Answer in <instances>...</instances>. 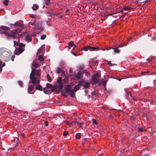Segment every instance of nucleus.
<instances>
[{
  "label": "nucleus",
  "instance_id": "nucleus-51",
  "mask_svg": "<svg viewBox=\"0 0 156 156\" xmlns=\"http://www.w3.org/2000/svg\"><path fill=\"white\" fill-rule=\"evenodd\" d=\"M125 45L124 44H120L119 45V47H122L124 46Z\"/></svg>",
  "mask_w": 156,
  "mask_h": 156
},
{
  "label": "nucleus",
  "instance_id": "nucleus-48",
  "mask_svg": "<svg viewBox=\"0 0 156 156\" xmlns=\"http://www.w3.org/2000/svg\"><path fill=\"white\" fill-rule=\"evenodd\" d=\"M45 126H47L48 125V121H45L44 122Z\"/></svg>",
  "mask_w": 156,
  "mask_h": 156
},
{
  "label": "nucleus",
  "instance_id": "nucleus-8",
  "mask_svg": "<svg viewBox=\"0 0 156 156\" xmlns=\"http://www.w3.org/2000/svg\"><path fill=\"white\" fill-rule=\"evenodd\" d=\"M24 50V49L21 48L19 47L16 48L15 51H14V54L15 55H19L22 53Z\"/></svg>",
  "mask_w": 156,
  "mask_h": 156
},
{
  "label": "nucleus",
  "instance_id": "nucleus-52",
  "mask_svg": "<svg viewBox=\"0 0 156 156\" xmlns=\"http://www.w3.org/2000/svg\"><path fill=\"white\" fill-rule=\"evenodd\" d=\"M5 63L4 62L3 63V64H2V67L4 66H5Z\"/></svg>",
  "mask_w": 156,
  "mask_h": 156
},
{
  "label": "nucleus",
  "instance_id": "nucleus-11",
  "mask_svg": "<svg viewBox=\"0 0 156 156\" xmlns=\"http://www.w3.org/2000/svg\"><path fill=\"white\" fill-rule=\"evenodd\" d=\"M75 76L77 80L83 79V73H81L80 71H79L75 75Z\"/></svg>",
  "mask_w": 156,
  "mask_h": 156
},
{
  "label": "nucleus",
  "instance_id": "nucleus-29",
  "mask_svg": "<svg viewBox=\"0 0 156 156\" xmlns=\"http://www.w3.org/2000/svg\"><path fill=\"white\" fill-rule=\"evenodd\" d=\"M69 77L68 76H65L64 78L63 79V81L64 82H67L68 80Z\"/></svg>",
  "mask_w": 156,
  "mask_h": 156
},
{
  "label": "nucleus",
  "instance_id": "nucleus-38",
  "mask_svg": "<svg viewBox=\"0 0 156 156\" xmlns=\"http://www.w3.org/2000/svg\"><path fill=\"white\" fill-rule=\"evenodd\" d=\"M46 37V35L45 34H43L41 37V39L43 40L45 39Z\"/></svg>",
  "mask_w": 156,
  "mask_h": 156
},
{
  "label": "nucleus",
  "instance_id": "nucleus-53",
  "mask_svg": "<svg viewBox=\"0 0 156 156\" xmlns=\"http://www.w3.org/2000/svg\"><path fill=\"white\" fill-rule=\"evenodd\" d=\"M3 89V88L0 86V92L2 91Z\"/></svg>",
  "mask_w": 156,
  "mask_h": 156
},
{
  "label": "nucleus",
  "instance_id": "nucleus-61",
  "mask_svg": "<svg viewBox=\"0 0 156 156\" xmlns=\"http://www.w3.org/2000/svg\"><path fill=\"white\" fill-rule=\"evenodd\" d=\"M2 63V61H0V67L1 66V65Z\"/></svg>",
  "mask_w": 156,
  "mask_h": 156
},
{
  "label": "nucleus",
  "instance_id": "nucleus-21",
  "mask_svg": "<svg viewBox=\"0 0 156 156\" xmlns=\"http://www.w3.org/2000/svg\"><path fill=\"white\" fill-rule=\"evenodd\" d=\"M58 83V88L59 90L62 89L63 87V83L62 82H61L60 83Z\"/></svg>",
  "mask_w": 156,
  "mask_h": 156
},
{
  "label": "nucleus",
  "instance_id": "nucleus-25",
  "mask_svg": "<svg viewBox=\"0 0 156 156\" xmlns=\"http://www.w3.org/2000/svg\"><path fill=\"white\" fill-rule=\"evenodd\" d=\"M32 67L37 68L39 66V64L36 62H33L32 65Z\"/></svg>",
  "mask_w": 156,
  "mask_h": 156
},
{
  "label": "nucleus",
  "instance_id": "nucleus-45",
  "mask_svg": "<svg viewBox=\"0 0 156 156\" xmlns=\"http://www.w3.org/2000/svg\"><path fill=\"white\" fill-rule=\"evenodd\" d=\"M153 57H150L147 59V62H149V60H151L152 58Z\"/></svg>",
  "mask_w": 156,
  "mask_h": 156
},
{
  "label": "nucleus",
  "instance_id": "nucleus-44",
  "mask_svg": "<svg viewBox=\"0 0 156 156\" xmlns=\"http://www.w3.org/2000/svg\"><path fill=\"white\" fill-rule=\"evenodd\" d=\"M92 120H93V124H96V125H97V121L95 120V119H92Z\"/></svg>",
  "mask_w": 156,
  "mask_h": 156
},
{
  "label": "nucleus",
  "instance_id": "nucleus-33",
  "mask_svg": "<svg viewBox=\"0 0 156 156\" xmlns=\"http://www.w3.org/2000/svg\"><path fill=\"white\" fill-rule=\"evenodd\" d=\"M149 72V71H147L145 72H143L142 73V75L144 76L146 75H150V74H148Z\"/></svg>",
  "mask_w": 156,
  "mask_h": 156
},
{
  "label": "nucleus",
  "instance_id": "nucleus-13",
  "mask_svg": "<svg viewBox=\"0 0 156 156\" xmlns=\"http://www.w3.org/2000/svg\"><path fill=\"white\" fill-rule=\"evenodd\" d=\"M14 44H16V43H17V46H19V47L21 48H24V47L25 45V44H23V43H17V42L16 41H14Z\"/></svg>",
  "mask_w": 156,
  "mask_h": 156
},
{
  "label": "nucleus",
  "instance_id": "nucleus-28",
  "mask_svg": "<svg viewBox=\"0 0 156 156\" xmlns=\"http://www.w3.org/2000/svg\"><path fill=\"white\" fill-rule=\"evenodd\" d=\"M76 138L77 139H80L81 137V134L80 133H77L75 135Z\"/></svg>",
  "mask_w": 156,
  "mask_h": 156
},
{
  "label": "nucleus",
  "instance_id": "nucleus-55",
  "mask_svg": "<svg viewBox=\"0 0 156 156\" xmlns=\"http://www.w3.org/2000/svg\"><path fill=\"white\" fill-rule=\"evenodd\" d=\"M72 54H73V55H74L75 56H77L75 52H73L72 53Z\"/></svg>",
  "mask_w": 156,
  "mask_h": 156
},
{
  "label": "nucleus",
  "instance_id": "nucleus-36",
  "mask_svg": "<svg viewBox=\"0 0 156 156\" xmlns=\"http://www.w3.org/2000/svg\"><path fill=\"white\" fill-rule=\"evenodd\" d=\"M93 76H95L96 77H101V74L98 73H96Z\"/></svg>",
  "mask_w": 156,
  "mask_h": 156
},
{
  "label": "nucleus",
  "instance_id": "nucleus-64",
  "mask_svg": "<svg viewBox=\"0 0 156 156\" xmlns=\"http://www.w3.org/2000/svg\"><path fill=\"white\" fill-rule=\"evenodd\" d=\"M84 140L85 141L87 140V139H84Z\"/></svg>",
  "mask_w": 156,
  "mask_h": 156
},
{
  "label": "nucleus",
  "instance_id": "nucleus-5",
  "mask_svg": "<svg viewBox=\"0 0 156 156\" xmlns=\"http://www.w3.org/2000/svg\"><path fill=\"white\" fill-rule=\"evenodd\" d=\"M78 83L83 86L85 88H88L90 86V83L87 82H85L83 79H82L79 81Z\"/></svg>",
  "mask_w": 156,
  "mask_h": 156
},
{
  "label": "nucleus",
  "instance_id": "nucleus-47",
  "mask_svg": "<svg viewBox=\"0 0 156 156\" xmlns=\"http://www.w3.org/2000/svg\"><path fill=\"white\" fill-rule=\"evenodd\" d=\"M62 76H65V71L63 70L62 71Z\"/></svg>",
  "mask_w": 156,
  "mask_h": 156
},
{
  "label": "nucleus",
  "instance_id": "nucleus-14",
  "mask_svg": "<svg viewBox=\"0 0 156 156\" xmlns=\"http://www.w3.org/2000/svg\"><path fill=\"white\" fill-rule=\"evenodd\" d=\"M81 87V85L80 84H78L76 85L74 87V88L73 89L74 90V92L75 91V92L77 91L78 90L80 89Z\"/></svg>",
  "mask_w": 156,
  "mask_h": 156
},
{
  "label": "nucleus",
  "instance_id": "nucleus-12",
  "mask_svg": "<svg viewBox=\"0 0 156 156\" xmlns=\"http://www.w3.org/2000/svg\"><path fill=\"white\" fill-rule=\"evenodd\" d=\"M34 85H30L28 86V93H29L30 94H33L34 92H31V91L33 90L34 87Z\"/></svg>",
  "mask_w": 156,
  "mask_h": 156
},
{
  "label": "nucleus",
  "instance_id": "nucleus-60",
  "mask_svg": "<svg viewBox=\"0 0 156 156\" xmlns=\"http://www.w3.org/2000/svg\"><path fill=\"white\" fill-rule=\"evenodd\" d=\"M21 135L23 137H24L25 136V135L23 133H22Z\"/></svg>",
  "mask_w": 156,
  "mask_h": 156
},
{
  "label": "nucleus",
  "instance_id": "nucleus-54",
  "mask_svg": "<svg viewBox=\"0 0 156 156\" xmlns=\"http://www.w3.org/2000/svg\"><path fill=\"white\" fill-rule=\"evenodd\" d=\"M74 123H76L77 124L78 122L76 120L74 122H73Z\"/></svg>",
  "mask_w": 156,
  "mask_h": 156
},
{
  "label": "nucleus",
  "instance_id": "nucleus-24",
  "mask_svg": "<svg viewBox=\"0 0 156 156\" xmlns=\"http://www.w3.org/2000/svg\"><path fill=\"white\" fill-rule=\"evenodd\" d=\"M39 8V6L37 4L33 5V6L32 8V9L34 10H36L37 9Z\"/></svg>",
  "mask_w": 156,
  "mask_h": 156
},
{
  "label": "nucleus",
  "instance_id": "nucleus-6",
  "mask_svg": "<svg viewBox=\"0 0 156 156\" xmlns=\"http://www.w3.org/2000/svg\"><path fill=\"white\" fill-rule=\"evenodd\" d=\"M26 34H27L26 35L25 40L28 42H31L32 41V37L29 35V34H27V32H24L23 33L20 34V35L19 34L20 37L19 38H19L21 37H23V35Z\"/></svg>",
  "mask_w": 156,
  "mask_h": 156
},
{
  "label": "nucleus",
  "instance_id": "nucleus-37",
  "mask_svg": "<svg viewBox=\"0 0 156 156\" xmlns=\"http://www.w3.org/2000/svg\"><path fill=\"white\" fill-rule=\"evenodd\" d=\"M18 83L19 84L20 86L21 87H23V82L19 80L18 81Z\"/></svg>",
  "mask_w": 156,
  "mask_h": 156
},
{
  "label": "nucleus",
  "instance_id": "nucleus-23",
  "mask_svg": "<svg viewBox=\"0 0 156 156\" xmlns=\"http://www.w3.org/2000/svg\"><path fill=\"white\" fill-rule=\"evenodd\" d=\"M39 84H37L38 85L36 87V89L41 91L42 90L43 88Z\"/></svg>",
  "mask_w": 156,
  "mask_h": 156
},
{
  "label": "nucleus",
  "instance_id": "nucleus-49",
  "mask_svg": "<svg viewBox=\"0 0 156 156\" xmlns=\"http://www.w3.org/2000/svg\"><path fill=\"white\" fill-rule=\"evenodd\" d=\"M15 57V56L14 55H12V56L11 60L12 61H14Z\"/></svg>",
  "mask_w": 156,
  "mask_h": 156
},
{
  "label": "nucleus",
  "instance_id": "nucleus-20",
  "mask_svg": "<svg viewBox=\"0 0 156 156\" xmlns=\"http://www.w3.org/2000/svg\"><path fill=\"white\" fill-rule=\"evenodd\" d=\"M37 59L40 62L43 61L44 60L43 56L41 55H39L37 57Z\"/></svg>",
  "mask_w": 156,
  "mask_h": 156
},
{
  "label": "nucleus",
  "instance_id": "nucleus-31",
  "mask_svg": "<svg viewBox=\"0 0 156 156\" xmlns=\"http://www.w3.org/2000/svg\"><path fill=\"white\" fill-rule=\"evenodd\" d=\"M47 80L49 82H50L51 81V77L50 76L49 74H47Z\"/></svg>",
  "mask_w": 156,
  "mask_h": 156
},
{
  "label": "nucleus",
  "instance_id": "nucleus-42",
  "mask_svg": "<svg viewBox=\"0 0 156 156\" xmlns=\"http://www.w3.org/2000/svg\"><path fill=\"white\" fill-rule=\"evenodd\" d=\"M83 125V122H78L77 123V125L79 127H81V125Z\"/></svg>",
  "mask_w": 156,
  "mask_h": 156
},
{
  "label": "nucleus",
  "instance_id": "nucleus-32",
  "mask_svg": "<svg viewBox=\"0 0 156 156\" xmlns=\"http://www.w3.org/2000/svg\"><path fill=\"white\" fill-rule=\"evenodd\" d=\"M131 9V8L129 7H125L123 8V10L125 11L129 10Z\"/></svg>",
  "mask_w": 156,
  "mask_h": 156
},
{
  "label": "nucleus",
  "instance_id": "nucleus-34",
  "mask_svg": "<svg viewBox=\"0 0 156 156\" xmlns=\"http://www.w3.org/2000/svg\"><path fill=\"white\" fill-rule=\"evenodd\" d=\"M57 82L58 83L62 82V78L61 77H59L57 80Z\"/></svg>",
  "mask_w": 156,
  "mask_h": 156
},
{
  "label": "nucleus",
  "instance_id": "nucleus-3",
  "mask_svg": "<svg viewBox=\"0 0 156 156\" xmlns=\"http://www.w3.org/2000/svg\"><path fill=\"white\" fill-rule=\"evenodd\" d=\"M65 93L64 94V95L67 97L69 94L72 97H74L75 96V94L74 92L73 89H71V86L68 84L66 85L65 87Z\"/></svg>",
  "mask_w": 156,
  "mask_h": 156
},
{
  "label": "nucleus",
  "instance_id": "nucleus-56",
  "mask_svg": "<svg viewBox=\"0 0 156 156\" xmlns=\"http://www.w3.org/2000/svg\"><path fill=\"white\" fill-rule=\"evenodd\" d=\"M30 17L31 18H33L34 17L33 15V14H30Z\"/></svg>",
  "mask_w": 156,
  "mask_h": 156
},
{
  "label": "nucleus",
  "instance_id": "nucleus-15",
  "mask_svg": "<svg viewBox=\"0 0 156 156\" xmlns=\"http://www.w3.org/2000/svg\"><path fill=\"white\" fill-rule=\"evenodd\" d=\"M47 88H52L51 90L53 91V90H54L56 88L55 87V86H54L53 87V86L52 84L47 83L46 84Z\"/></svg>",
  "mask_w": 156,
  "mask_h": 156
},
{
  "label": "nucleus",
  "instance_id": "nucleus-27",
  "mask_svg": "<svg viewBox=\"0 0 156 156\" xmlns=\"http://www.w3.org/2000/svg\"><path fill=\"white\" fill-rule=\"evenodd\" d=\"M74 42L72 41H69L68 44L69 47H73L74 46Z\"/></svg>",
  "mask_w": 156,
  "mask_h": 156
},
{
  "label": "nucleus",
  "instance_id": "nucleus-17",
  "mask_svg": "<svg viewBox=\"0 0 156 156\" xmlns=\"http://www.w3.org/2000/svg\"><path fill=\"white\" fill-rule=\"evenodd\" d=\"M48 13L50 14L51 15H53L54 16L56 15L57 16L58 15H59V14H60V13H55L54 11L52 10L48 11Z\"/></svg>",
  "mask_w": 156,
  "mask_h": 156
},
{
  "label": "nucleus",
  "instance_id": "nucleus-41",
  "mask_svg": "<svg viewBox=\"0 0 156 156\" xmlns=\"http://www.w3.org/2000/svg\"><path fill=\"white\" fill-rule=\"evenodd\" d=\"M144 130V128H139L137 130L138 132H143Z\"/></svg>",
  "mask_w": 156,
  "mask_h": 156
},
{
  "label": "nucleus",
  "instance_id": "nucleus-18",
  "mask_svg": "<svg viewBox=\"0 0 156 156\" xmlns=\"http://www.w3.org/2000/svg\"><path fill=\"white\" fill-rule=\"evenodd\" d=\"M34 28L36 30L41 29V24L40 23L37 24V25L35 24Z\"/></svg>",
  "mask_w": 156,
  "mask_h": 156
},
{
  "label": "nucleus",
  "instance_id": "nucleus-9",
  "mask_svg": "<svg viewBox=\"0 0 156 156\" xmlns=\"http://www.w3.org/2000/svg\"><path fill=\"white\" fill-rule=\"evenodd\" d=\"M99 81V80L95 77V76H93L90 80V83L93 85L96 84Z\"/></svg>",
  "mask_w": 156,
  "mask_h": 156
},
{
  "label": "nucleus",
  "instance_id": "nucleus-16",
  "mask_svg": "<svg viewBox=\"0 0 156 156\" xmlns=\"http://www.w3.org/2000/svg\"><path fill=\"white\" fill-rule=\"evenodd\" d=\"M40 70H37L36 72L35 77L37 78V80H39V78L40 77Z\"/></svg>",
  "mask_w": 156,
  "mask_h": 156
},
{
  "label": "nucleus",
  "instance_id": "nucleus-40",
  "mask_svg": "<svg viewBox=\"0 0 156 156\" xmlns=\"http://www.w3.org/2000/svg\"><path fill=\"white\" fill-rule=\"evenodd\" d=\"M68 134V133L67 131H65L63 132V136H66Z\"/></svg>",
  "mask_w": 156,
  "mask_h": 156
},
{
  "label": "nucleus",
  "instance_id": "nucleus-1",
  "mask_svg": "<svg viewBox=\"0 0 156 156\" xmlns=\"http://www.w3.org/2000/svg\"><path fill=\"white\" fill-rule=\"evenodd\" d=\"M1 28L4 31H1L2 34H5L6 35L7 38L12 37L13 38H16V37L19 38V33L22 30L20 28H17L12 31L10 33L6 30H9V28L5 26H2Z\"/></svg>",
  "mask_w": 156,
  "mask_h": 156
},
{
  "label": "nucleus",
  "instance_id": "nucleus-35",
  "mask_svg": "<svg viewBox=\"0 0 156 156\" xmlns=\"http://www.w3.org/2000/svg\"><path fill=\"white\" fill-rule=\"evenodd\" d=\"M111 61H108V64H109L110 66H116L117 65L115 64H112L111 63Z\"/></svg>",
  "mask_w": 156,
  "mask_h": 156
},
{
  "label": "nucleus",
  "instance_id": "nucleus-50",
  "mask_svg": "<svg viewBox=\"0 0 156 156\" xmlns=\"http://www.w3.org/2000/svg\"><path fill=\"white\" fill-rule=\"evenodd\" d=\"M42 52V50L41 49H40L39 50H38L37 53H40Z\"/></svg>",
  "mask_w": 156,
  "mask_h": 156
},
{
  "label": "nucleus",
  "instance_id": "nucleus-19",
  "mask_svg": "<svg viewBox=\"0 0 156 156\" xmlns=\"http://www.w3.org/2000/svg\"><path fill=\"white\" fill-rule=\"evenodd\" d=\"M2 58L3 60L5 62H8L10 59L9 56H6L5 57H2Z\"/></svg>",
  "mask_w": 156,
  "mask_h": 156
},
{
  "label": "nucleus",
  "instance_id": "nucleus-59",
  "mask_svg": "<svg viewBox=\"0 0 156 156\" xmlns=\"http://www.w3.org/2000/svg\"><path fill=\"white\" fill-rule=\"evenodd\" d=\"M62 17H63V16L62 15H61V16H59L58 17L59 18H62Z\"/></svg>",
  "mask_w": 156,
  "mask_h": 156
},
{
  "label": "nucleus",
  "instance_id": "nucleus-2",
  "mask_svg": "<svg viewBox=\"0 0 156 156\" xmlns=\"http://www.w3.org/2000/svg\"><path fill=\"white\" fill-rule=\"evenodd\" d=\"M36 70L35 68H32V71L30 76V78L31 80L30 83L34 84H39L40 81L37 80V78L35 77V74Z\"/></svg>",
  "mask_w": 156,
  "mask_h": 156
},
{
  "label": "nucleus",
  "instance_id": "nucleus-46",
  "mask_svg": "<svg viewBox=\"0 0 156 156\" xmlns=\"http://www.w3.org/2000/svg\"><path fill=\"white\" fill-rule=\"evenodd\" d=\"M102 83L105 86H106V81L105 80H102Z\"/></svg>",
  "mask_w": 156,
  "mask_h": 156
},
{
  "label": "nucleus",
  "instance_id": "nucleus-43",
  "mask_svg": "<svg viewBox=\"0 0 156 156\" xmlns=\"http://www.w3.org/2000/svg\"><path fill=\"white\" fill-rule=\"evenodd\" d=\"M51 0H44L45 2V4L47 5L49 4L50 1Z\"/></svg>",
  "mask_w": 156,
  "mask_h": 156
},
{
  "label": "nucleus",
  "instance_id": "nucleus-57",
  "mask_svg": "<svg viewBox=\"0 0 156 156\" xmlns=\"http://www.w3.org/2000/svg\"><path fill=\"white\" fill-rule=\"evenodd\" d=\"M73 122H71L70 124H69V125L70 126H72L73 125Z\"/></svg>",
  "mask_w": 156,
  "mask_h": 156
},
{
  "label": "nucleus",
  "instance_id": "nucleus-10",
  "mask_svg": "<svg viewBox=\"0 0 156 156\" xmlns=\"http://www.w3.org/2000/svg\"><path fill=\"white\" fill-rule=\"evenodd\" d=\"M23 21L21 20H20L19 22H17L13 24H11L12 25H13L14 27H16L17 26L21 27L22 28H23V25L22 24Z\"/></svg>",
  "mask_w": 156,
  "mask_h": 156
},
{
  "label": "nucleus",
  "instance_id": "nucleus-39",
  "mask_svg": "<svg viewBox=\"0 0 156 156\" xmlns=\"http://www.w3.org/2000/svg\"><path fill=\"white\" fill-rule=\"evenodd\" d=\"M56 73L58 74H59L61 72V69L59 67H58L56 70Z\"/></svg>",
  "mask_w": 156,
  "mask_h": 156
},
{
  "label": "nucleus",
  "instance_id": "nucleus-4",
  "mask_svg": "<svg viewBox=\"0 0 156 156\" xmlns=\"http://www.w3.org/2000/svg\"><path fill=\"white\" fill-rule=\"evenodd\" d=\"M100 50H101V49L98 47H94L89 46H84L81 49V51L84 50L85 51H87L88 50H89L90 51H97Z\"/></svg>",
  "mask_w": 156,
  "mask_h": 156
},
{
  "label": "nucleus",
  "instance_id": "nucleus-58",
  "mask_svg": "<svg viewBox=\"0 0 156 156\" xmlns=\"http://www.w3.org/2000/svg\"><path fill=\"white\" fill-rule=\"evenodd\" d=\"M81 73H83V74L84 73H87V72H86V71L85 70H84L83 72H81Z\"/></svg>",
  "mask_w": 156,
  "mask_h": 156
},
{
  "label": "nucleus",
  "instance_id": "nucleus-7",
  "mask_svg": "<svg viewBox=\"0 0 156 156\" xmlns=\"http://www.w3.org/2000/svg\"><path fill=\"white\" fill-rule=\"evenodd\" d=\"M0 54L1 55L2 57L9 55V52L5 51L4 48H0Z\"/></svg>",
  "mask_w": 156,
  "mask_h": 156
},
{
  "label": "nucleus",
  "instance_id": "nucleus-63",
  "mask_svg": "<svg viewBox=\"0 0 156 156\" xmlns=\"http://www.w3.org/2000/svg\"><path fill=\"white\" fill-rule=\"evenodd\" d=\"M2 68H0V72L2 71Z\"/></svg>",
  "mask_w": 156,
  "mask_h": 156
},
{
  "label": "nucleus",
  "instance_id": "nucleus-30",
  "mask_svg": "<svg viewBox=\"0 0 156 156\" xmlns=\"http://www.w3.org/2000/svg\"><path fill=\"white\" fill-rule=\"evenodd\" d=\"M9 1L8 0H5L3 1V4L5 6H7L8 5V3Z\"/></svg>",
  "mask_w": 156,
  "mask_h": 156
},
{
  "label": "nucleus",
  "instance_id": "nucleus-26",
  "mask_svg": "<svg viewBox=\"0 0 156 156\" xmlns=\"http://www.w3.org/2000/svg\"><path fill=\"white\" fill-rule=\"evenodd\" d=\"M112 49H113V51L115 53H119L120 52V50L118 49L117 48H112Z\"/></svg>",
  "mask_w": 156,
  "mask_h": 156
},
{
  "label": "nucleus",
  "instance_id": "nucleus-22",
  "mask_svg": "<svg viewBox=\"0 0 156 156\" xmlns=\"http://www.w3.org/2000/svg\"><path fill=\"white\" fill-rule=\"evenodd\" d=\"M43 91L46 94H48L50 92L49 90L47 88H44L43 89Z\"/></svg>",
  "mask_w": 156,
  "mask_h": 156
},
{
  "label": "nucleus",
  "instance_id": "nucleus-62",
  "mask_svg": "<svg viewBox=\"0 0 156 156\" xmlns=\"http://www.w3.org/2000/svg\"><path fill=\"white\" fill-rule=\"evenodd\" d=\"M71 71H72V69H70L69 70V72H71Z\"/></svg>",
  "mask_w": 156,
  "mask_h": 156
}]
</instances>
